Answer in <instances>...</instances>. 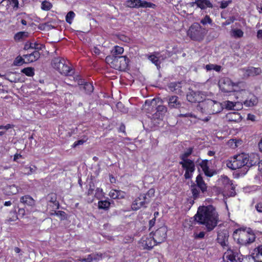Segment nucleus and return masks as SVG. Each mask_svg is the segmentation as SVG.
Wrapping results in <instances>:
<instances>
[{"label":"nucleus","instance_id":"obj_45","mask_svg":"<svg viewBox=\"0 0 262 262\" xmlns=\"http://www.w3.org/2000/svg\"><path fill=\"white\" fill-rule=\"evenodd\" d=\"M124 52V49L122 47L116 46L113 50V55L118 56V55L122 54Z\"/></svg>","mask_w":262,"mask_h":262},{"label":"nucleus","instance_id":"obj_41","mask_svg":"<svg viewBox=\"0 0 262 262\" xmlns=\"http://www.w3.org/2000/svg\"><path fill=\"white\" fill-rule=\"evenodd\" d=\"M34 69L33 68L28 67L21 70V72L28 76H33L34 75Z\"/></svg>","mask_w":262,"mask_h":262},{"label":"nucleus","instance_id":"obj_44","mask_svg":"<svg viewBox=\"0 0 262 262\" xmlns=\"http://www.w3.org/2000/svg\"><path fill=\"white\" fill-rule=\"evenodd\" d=\"M52 7L51 3L47 1H43L41 3V9L43 10L48 11Z\"/></svg>","mask_w":262,"mask_h":262},{"label":"nucleus","instance_id":"obj_29","mask_svg":"<svg viewBox=\"0 0 262 262\" xmlns=\"http://www.w3.org/2000/svg\"><path fill=\"white\" fill-rule=\"evenodd\" d=\"M227 117L230 122H239L242 120V116L237 112H232L227 114Z\"/></svg>","mask_w":262,"mask_h":262},{"label":"nucleus","instance_id":"obj_16","mask_svg":"<svg viewBox=\"0 0 262 262\" xmlns=\"http://www.w3.org/2000/svg\"><path fill=\"white\" fill-rule=\"evenodd\" d=\"M159 99L154 98L151 100H147L145 102L144 105V109L146 111L147 113L154 114L156 112L157 107V102L159 101Z\"/></svg>","mask_w":262,"mask_h":262},{"label":"nucleus","instance_id":"obj_11","mask_svg":"<svg viewBox=\"0 0 262 262\" xmlns=\"http://www.w3.org/2000/svg\"><path fill=\"white\" fill-rule=\"evenodd\" d=\"M236 85L235 83L232 82L229 78H224L219 82V86L221 91L224 93H230L234 92V86Z\"/></svg>","mask_w":262,"mask_h":262},{"label":"nucleus","instance_id":"obj_57","mask_svg":"<svg viewBox=\"0 0 262 262\" xmlns=\"http://www.w3.org/2000/svg\"><path fill=\"white\" fill-rule=\"evenodd\" d=\"M116 58V55H112V56H107L105 58V60L107 62L110 63L113 67V62L114 58Z\"/></svg>","mask_w":262,"mask_h":262},{"label":"nucleus","instance_id":"obj_48","mask_svg":"<svg viewBox=\"0 0 262 262\" xmlns=\"http://www.w3.org/2000/svg\"><path fill=\"white\" fill-rule=\"evenodd\" d=\"M26 63L24 59L20 56H17L14 60L13 62V64L14 66H20L23 64V63Z\"/></svg>","mask_w":262,"mask_h":262},{"label":"nucleus","instance_id":"obj_9","mask_svg":"<svg viewBox=\"0 0 262 262\" xmlns=\"http://www.w3.org/2000/svg\"><path fill=\"white\" fill-rule=\"evenodd\" d=\"M150 202V200L149 198L146 197L145 195L140 194L133 202L132 209L133 210L137 211L142 207L145 208Z\"/></svg>","mask_w":262,"mask_h":262},{"label":"nucleus","instance_id":"obj_37","mask_svg":"<svg viewBox=\"0 0 262 262\" xmlns=\"http://www.w3.org/2000/svg\"><path fill=\"white\" fill-rule=\"evenodd\" d=\"M231 35L234 38H241L243 36L244 32L241 29H232L231 31Z\"/></svg>","mask_w":262,"mask_h":262},{"label":"nucleus","instance_id":"obj_60","mask_svg":"<svg viewBox=\"0 0 262 262\" xmlns=\"http://www.w3.org/2000/svg\"><path fill=\"white\" fill-rule=\"evenodd\" d=\"M232 1L231 0L228 1H223L221 2L220 8L222 9H225L228 7V6L231 3Z\"/></svg>","mask_w":262,"mask_h":262},{"label":"nucleus","instance_id":"obj_58","mask_svg":"<svg viewBox=\"0 0 262 262\" xmlns=\"http://www.w3.org/2000/svg\"><path fill=\"white\" fill-rule=\"evenodd\" d=\"M118 38L125 42H128L130 40V38L129 37L123 34L119 35Z\"/></svg>","mask_w":262,"mask_h":262},{"label":"nucleus","instance_id":"obj_21","mask_svg":"<svg viewBox=\"0 0 262 262\" xmlns=\"http://www.w3.org/2000/svg\"><path fill=\"white\" fill-rule=\"evenodd\" d=\"M45 48V46L41 44H38L37 42L32 43L30 41H27L25 44L24 49L28 50L29 49H35V51H39Z\"/></svg>","mask_w":262,"mask_h":262},{"label":"nucleus","instance_id":"obj_43","mask_svg":"<svg viewBox=\"0 0 262 262\" xmlns=\"http://www.w3.org/2000/svg\"><path fill=\"white\" fill-rule=\"evenodd\" d=\"M104 196V193L103 192L102 189L97 188L95 190V196L98 200L101 199Z\"/></svg>","mask_w":262,"mask_h":262},{"label":"nucleus","instance_id":"obj_19","mask_svg":"<svg viewBox=\"0 0 262 262\" xmlns=\"http://www.w3.org/2000/svg\"><path fill=\"white\" fill-rule=\"evenodd\" d=\"M229 234L227 230H223L218 232L217 241L223 247L228 246V239Z\"/></svg>","mask_w":262,"mask_h":262},{"label":"nucleus","instance_id":"obj_10","mask_svg":"<svg viewBox=\"0 0 262 262\" xmlns=\"http://www.w3.org/2000/svg\"><path fill=\"white\" fill-rule=\"evenodd\" d=\"M179 164L185 169L184 178L185 179H190L192 177V174L195 170V164L193 161L187 160L185 161H180Z\"/></svg>","mask_w":262,"mask_h":262},{"label":"nucleus","instance_id":"obj_1","mask_svg":"<svg viewBox=\"0 0 262 262\" xmlns=\"http://www.w3.org/2000/svg\"><path fill=\"white\" fill-rule=\"evenodd\" d=\"M193 217L199 224L205 225L208 232L212 231L219 222L218 214L215 208L211 205L200 206Z\"/></svg>","mask_w":262,"mask_h":262},{"label":"nucleus","instance_id":"obj_27","mask_svg":"<svg viewBox=\"0 0 262 262\" xmlns=\"http://www.w3.org/2000/svg\"><path fill=\"white\" fill-rule=\"evenodd\" d=\"M252 257L256 262H262V245L259 246L257 250H255L252 254Z\"/></svg>","mask_w":262,"mask_h":262},{"label":"nucleus","instance_id":"obj_46","mask_svg":"<svg viewBox=\"0 0 262 262\" xmlns=\"http://www.w3.org/2000/svg\"><path fill=\"white\" fill-rule=\"evenodd\" d=\"M181 83L180 82H171L169 84V88L172 91H176L180 88H181Z\"/></svg>","mask_w":262,"mask_h":262},{"label":"nucleus","instance_id":"obj_62","mask_svg":"<svg viewBox=\"0 0 262 262\" xmlns=\"http://www.w3.org/2000/svg\"><path fill=\"white\" fill-rule=\"evenodd\" d=\"M234 20L235 18L233 17H230L223 23V25L225 26L229 25L230 24L233 23Z\"/></svg>","mask_w":262,"mask_h":262},{"label":"nucleus","instance_id":"obj_23","mask_svg":"<svg viewBox=\"0 0 262 262\" xmlns=\"http://www.w3.org/2000/svg\"><path fill=\"white\" fill-rule=\"evenodd\" d=\"M196 186H198L200 190L202 191V193L207 191V185L205 183L203 179L202 176L200 174H199L196 178Z\"/></svg>","mask_w":262,"mask_h":262},{"label":"nucleus","instance_id":"obj_52","mask_svg":"<svg viewBox=\"0 0 262 262\" xmlns=\"http://www.w3.org/2000/svg\"><path fill=\"white\" fill-rule=\"evenodd\" d=\"M212 20L208 15H206L204 18L201 20V23L203 25H205L207 24H211Z\"/></svg>","mask_w":262,"mask_h":262},{"label":"nucleus","instance_id":"obj_6","mask_svg":"<svg viewBox=\"0 0 262 262\" xmlns=\"http://www.w3.org/2000/svg\"><path fill=\"white\" fill-rule=\"evenodd\" d=\"M187 34L191 39L201 41L205 36V29L199 24L194 23L188 30Z\"/></svg>","mask_w":262,"mask_h":262},{"label":"nucleus","instance_id":"obj_25","mask_svg":"<svg viewBox=\"0 0 262 262\" xmlns=\"http://www.w3.org/2000/svg\"><path fill=\"white\" fill-rule=\"evenodd\" d=\"M6 3L7 9L9 7V5L12 4L13 9L14 10H17L19 8V3L18 0H2L0 2V6H4Z\"/></svg>","mask_w":262,"mask_h":262},{"label":"nucleus","instance_id":"obj_36","mask_svg":"<svg viewBox=\"0 0 262 262\" xmlns=\"http://www.w3.org/2000/svg\"><path fill=\"white\" fill-rule=\"evenodd\" d=\"M28 36V33L27 32H19L15 34L14 39L16 41H20Z\"/></svg>","mask_w":262,"mask_h":262},{"label":"nucleus","instance_id":"obj_3","mask_svg":"<svg viewBox=\"0 0 262 262\" xmlns=\"http://www.w3.org/2000/svg\"><path fill=\"white\" fill-rule=\"evenodd\" d=\"M168 103V106L170 109H179L180 112L181 113L178 115L179 117H190V118H195L194 115L192 113H184L183 109H184V106H182L184 103L182 102L180 100V98L175 95L170 96L166 97L165 98Z\"/></svg>","mask_w":262,"mask_h":262},{"label":"nucleus","instance_id":"obj_17","mask_svg":"<svg viewBox=\"0 0 262 262\" xmlns=\"http://www.w3.org/2000/svg\"><path fill=\"white\" fill-rule=\"evenodd\" d=\"M152 233H150L149 235L150 237H143L142 238V246L144 247V249H146L148 250L151 249L155 245L158 244L157 243L154 239V237L151 236Z\"/></svg>","mask_w":262,"mask_h":262},{"label":"nucleus","instance_id":"obj_12","mask_svg":"<svg viewBox=\"0 0 262 262\" xmlns=\"http://www.w3.org/2000/svg\"><path fill=\"white\" fill-rule=\"evenodd\" d=\"M127 7L131 8H151L154 4L141 0H127Z\"/></svg>","mask_w":262,"mask_h":262},{"label":"nucleus","instance_id":"obj_39","mask_svg":"<svg viewBox=\"0 0 262 262\" xmlns=\"http://www.w3.org/2000/svg\"><path fill=\"white\" fill-rule=\"evenodd\" d=\"M110 203L106 201H100L98 202V208L104 210H107L110 207Z\"/></svg>","mask_w":262,"mask_h":262},{"label":"nucleus","instance_id":"obj_61","mask_svg":"<svg viewBox=\"0 0 262 262\" xmlns=\"http://www.w3.org/2000/svg\"><path fill=\"white\" fill-rule=\"evenodd\" d=\"M243 107V103L239 102H236L234 103V110H239Z\"/></svg>","mask_w":262,"mask_h":262},{"label":"nucleus","instance_id":"obj_40","mask_svg":"<svg viewBox=\"0 0 262 262\" xmlns=\"http://www.w3.org/2000/svg\"><path fill=\"white\" fill-rule=\"evenodd\" d=\"M205 69L207 71L213 70L216 72H220L221 70L222 67L216 64H208L205 66Z\"/></svg>","mask_w":262,"mask_h":262},{"label":"nucleus","instance_id":"obj_49","mask_svg":"<svg viewBox=\"0 0 262 262\" xmlns=\"http://www.w3.org/2000/svg\"><path fill=\"white\" fill-rule=\"evenodd\" d=\"M95 189V184L94 183L91 181L89 183V188L88 189V191L87 192L88 195H90L93 194L94 191Z\"/></svg>","mask_w":262,"mask_h":262},{"label":"nucleus","instance_id":"obj_63","mask_svg":"<svg viewBox=\"0 0 262 262\" xmlns=\"http://www.w3.org/2000/svg\"><path fill=\"white\" fill-rule=\"evenodd\" d=\"M79 260L81 261L84 262H92L91 255L89 254L86 258H81Z\"/></svg>","mask_w":262,"mask_h":262},{"label":"nucleus","instance_id":"obj_30","mask_svg":"<svg viewBox=\"0 0 262 262\" xmlns=\"http://www.w3.org/2000/svg\"><path fill=\"white\" fill-rule=\"evenodd\" d=\"M191 191L192 194V198L194 200H196L199 198L200 194V188L195 185V184L194 182H192L191 185L190 186Z\"/></svg>","mask_w":262,"mask_h":262},{"label":"nucleus","instance_id":"obj_20","mask_svg":"<svg viewBox=\"0 0 262 262\" xmlns=\"http://www.w3.org/2000/svg\"><path fill=\"white\" fill-rule=\"evenodd\" d=\"M167 112V107L163 105H158L156 112L153 114V117L159 119H162L163 117Z\"/></svg>","mask_w":262,"mask_h":262},{"label":"nucleus","instance_id":"obj_54","mask_svg":"<svg viewBox=\"0 0 262 262\" xmlns=\"http://www.w3.org/2000/svg\"><path fill=\"white\" fill-rule=\"evenodd\" d=\"M204 172L206 176L209 177H211L214 174L216 173V172L215 170L210 169L209 167H208V169H207V171H204Z\"/></svg>","mask_w":262,"mask_h":262},{"label":"nucleus","instance_id":"obj_32","mask_svg":"<svg viewBox=\"0 0 262 262\" xmlns=\"http://www.w3.org/2000/svg\"><path fill=\"white\" fill-rule=\"evenodd\" d=\"M249 100H246L244 102V104L246 106L251 107L256 105L257 103V98L252 94H250V97Z\"/></svg>","mask_w":262,"mask_h":262},{"label":"nucleus","instance_id":"obj_38","mask_svg":"<svg viewBox=\"0 0 262 262\" xmlns=\"http://www.w3.org/2000/svg\"><path fill=\"white\" fill-rule=\"evenodd\" d=\"M160 56H157L155 55H151L148 57L149 59L157 66L158 69L160 68Z\"/></svg>","mask_w":262,"mask_h":262},{"label":"nucleus","instance_id":"obj_24","mask_svg":"<svg viewBox=\"0 0 262 262\" xmlns=\"http://www.w3.org/2000/svg\"><path fill=\"white\" fill-rule=\"evenodd\" d=\"M196 6L202 10L206 9L207 8H213V5L209 0H197Z\"/></svg>","mask_w":262,"mask_h":262},{"label":"nucleus","instance_id":"obj_59","mask_svg":"<svg viewBox=\"0 0 262 262\" xmlns=\"http://www.w3.org/2000/svg\"><path fill=\"white\" fill-rule=\"evenodd\" d=\"M85 142H86L85 140H83V139L79 140L74 142V143L72 145V147L75 148L79 145H82Z\"/></svg>","mask_w":262,"mask_h":262},{"label":"nucleus","instance_id":"obj_22","mask_svg":"<svg viewBox=\"0 0 262 262\" xmlns=\"http://www.w3.org/2000/svg\"><path fill=\"white\" fill-rule=\"evenodd\" d=\"M23 56L28 59V62H33L40 58V54L39 51L36 50L30 54L24 55Z\"/></svg>","mask_w":262,"mask_h":262},{"label":"nucleus","instance_id":"obj_33","mask_svg":"<svg viewBox=\"0 0 262 262\" xmlns=\"http://www.w3.org/2000/svg\"><path fill=\"white\" fill-rule=\"evenodd\" d=\"M47 199L50 202L53 204L56 207L55 209H58L59 204L58 202L57 201V195L54 193H51L47 196Z\"/></svg>","mask_w":262,"mask_h":262},{"label":"nucleus","instance_id":"obj_8","mask_svg":"<svg viewBox=\"0 0 262 262\" xmlns=\"http://www.w3.org/2000/svg\"><path fill=\"white\" fill-rule=\"evenodd\" d=\"M129 59L126 56H116L113 62V68L119 71H125L128 67Z\"/></svg>","mask_w":262,"mask_h":262},{"label":"nucleus","instance_id":"obj_53","mask_svg":"<svg viewBox=\"0 0 262 262\" xmlns=\"http://www.w3.org/2000/svg\"><path fill=\"white\" fill-rule=\"evenodd\" d=\"M225 107L228 110H234V103L232 101H227L225 102Z\"/></svg>","mask_w":262,"mask_h":262},{"label":"nucleus","instance_id":"obj_14","mask_svg":"<svg viewBox=\"0 0 262 262\" xmlns=\"http://www.w3.org/2000/svg\"><path fill=\"white\" fill-rule=\"evenodd\" d=\"M187 100L191 103H199L198 104H201L203 101L202 97V94L200 91H191L186 96Z\"/></svg>","mask_w":262,"mask_h":262},{"label":"nucleus","instance_id":"obj_55","mask_svg":"<svg viewBox=\"0 0 262 262\" xmlns=\"http://www.w3.org/2000/svg\"><path fill=\"white\" fill-rule=\"evenodd\" d=\"M55 214L60 217L61 220H63L67 217L66 212L63 211H58L57 212H55Z\"/></svg>","mask_w":262,"mask_h":262},{"label":"nucleus","instance_id":"obj_35","mask_svg":"<svg viewBox=\"0 0 262 262\" xmlns=\"http://www.w3.org/2000/svg\"><path fill=\"white\" fill-rule=\"evenodd\" d=\"M193 147H189L187 149V151L180 156V158L182 160L181 161H185L186 160H189L188 157L190 156L193 152Z\"/></svg>","mask_w":262,"mask_h":262},{"label":"nucleus","instance_id":"obj_34","mask_svg":"<svg viewBox=\"0 0 262 262\" xmlns=\"http://www.w3.org/2000/svg\"><path fill=\"white\" fill-rule=\"evenodd\" d=\"M80 89L85 91L88 94H91L94 91V86L92 83L85 82L84 85L80 87Z\"/></svg>","mask_w":262,"mask_h":262},{"label":"nucleus","instance_id":"obj_4","mask_svg":"<svg viewBox=\"0 0 262 262\" xmlns=\"http://www.w3.org/2000/svg\"><path fill=\"white\" fill-rule=\"evenodd\" d=\"M197 110H200L202 113L207 112L210 114H217L222 110L221 104L211 99H207L198 104Z\"/></svg>","mask_w":262,"mask_h":262},{"label":"nucleus","instance_id":"obj_56","mask_svg":"<svg viewBox=\"0 0 262 262\" xmlns=\"http://www.w3.org/2000/svg\"><path fill=\"white\" fill-rule=\"evenodd\" d=\"M155 193V190L154 189H150L146 193H142V195H145L146 197L149 198L150 200L151 198L154 196Z\"/></svg>","mask_w":262,"mask_h":262},{"label":"nucleus","instance_id":"obj_50","mask_svg":"<svg viewBox=\"0 0 262 262\" xmlns=\"http://www.w3.org/2000/svg\"><path fill=\"white\" fill-rule=\"evenodd\" d=\"M208 160H204L200 163V166L202 168L203 171L205 170L207 171L208 169L209 166L208 165Z\"/></svg>","mask_w":262,"mask_h":262},{"label":"nucleus","instance_id":"obj_7","mask_svg":"<svg viewBox=\"0 0 262 262\" xmlns=\"http://www.w3.org/2000/svg\"><path fill=\"white\" fill-rule=\"evenodd\" d=\"M255 239V236L253 231L251 229L248 228L246 232L243 231L239 234L238 242L241 245H246L253 243Z\"/></svg>","mask_w":262,"mask_h":262},{"label":"nucleus","instance_id":"obj_47","mask_svg":"<svg viewBox=\"0 0 262 262\" xmlns=\"http://www.w3.org/2000/svg\"><path fill=\"white\" fill-rule=\"evenodd\" d=\"M239 141L235 139H231L228 142V144L232 148H235L237 147V144Z\"/></svg>","mask_w":262,"mask_h":262},{"label":"nucleus","instance_id":"obj_15","mask_svg":"<svg viewBox=\"0 0 262 262\" xmlns=\"http://www.w3.org/2000/svg\"><path fill=\"white\" fill-rule=\"evenodd\" d=\"M225 255H226L227 259L231 262H242L243 260V258H241V254L237 250L228 248L225 252Z\"/></svg>","mask_w":262,"mask_h":262},{"label":"nucleus","instance_id":"obj_2","mask_svg":"<svg viewBox=\"0 0 262 262\" xmlns=\"http://www.w3.org/2000/svg\"><path fill=\"white\" fill-rule=\"evenodd\" d=\"M246 158V155L243 153L235 155L231 160L227 161L226 165L232 170L242 169L239 174L244 175L248 171Z\"/></svg>","mask_w":262,"mask_h":262},{"label":"nucleus","instance_id":"obj_28","mask_svg":"<svg viewBox=\"0 0 262 262\" xmlns=\"http://www.w3.org/2000/svg\"><path fill=\"white\" fill-rule=\"evenodd\" d=\"M20 201L23 204L29 206H33L35 205L34 200L29 195H26L21 197Z\"/></svg>","mask_w":262,"mask_h":262},{"label":"nucleus","instance_id":"obj_26","mask_svg":"<svg viewBox=\"0 0 262 262\" xmlns=\"http://www.w3.org/2000/svg\"><path fill=\"white\" fill-rule=\"evenodd\" d=\"M109 195L113 199H121L124 198V192L121 190H112Z\"/></svg>","mask_w":262,"mask_h":262},{"label":"nucleus","instance_id":"obj_42","mask_svg":"<svg viewBox=\"0 0 262 262\" xmlns=\"http://www.w3.org/2000/svg\"><path fill=\"white\" fill-rule=\"evenodd\" d=\"M74 16L75 13L73 11H71L69 12L66 16V21L69 24H71Z\"/></svg>","mask_w":262,"mask_h":262},{"label":"nucleus","instance_id":"obj_18","mask_svg":"<svg viewBox=\"0 0 262 262\" xmlns=\"http://www.w3.org/2000/svg\"><path fill=\"white\" fill-rule=\"evenodd\" d=\"M246 162H247L246 166L248 170L250 167L257 165L260 161L258 155L256 154H252L250 156L246 155Z\"/></svg>","mask_w":262,"mask_h":262},{"label":"nucleus","instance_id":"obj_51","mask_svg":"<svg viewBox=\"0 0 262 262\" xmlns=\"http://www.w3.org/2000/svg\"><path fill=\"white\" fill-rule=\"evenodd\" d=\"M91 255L92 261L93 260L98 261L102 258V254L101 253H92Z\"/></svg>","mask_w":262,"mask_h":262},{"label":"nucleus","instance_id":"obj_13","mask_svg":"<svg viewBox=\"0 0 262 262\" xmlns=\"http://www.w3.org/2000/svg\"><path fill=\"white\" fill-rule=\"evenodd\" d=\"M167 228L163 226L158 228L154 233V239L157 243L161 244L164 242L167 238Z\"/></svg>","mask_w":262,"mask_h":262},{"label":"nucleus","instance_id":"obj_64","mask_svg":"<svg viewBox=\"0 0 262 262\" xmlns=\"http://www.w3.org/2000/svg\"><path fill=\"white\" fill-rule=\"evenodd\" d=\"M205 236V233L203 231L200 232L199 234H194L195 238H203Z\"/></svg>","mask_w":262,"mask_h":262},{"label":"nucleus","instance_id":"obj_5","mask_svg":"<svg viewBox=\"0 0 262 262\" xmlns=\"http://www.w3.org/2000/svg\"><path fill=\"white\" fill-rule=\"evenodd\" d=\"M51 64L54 69L62 75L71 76L74 73L73 70L66 63L63 58L55 57L52 59Z\"/></svg>","mask_w":262,"mask_h":262},{"label":"nucleus","instance_id":"obj_31","mask_svg":"<svg viewBox=\"0 0 262 262\" xmlns=\"http://www.w3.org/2000/svg\"><path fill=\"white\" fill-rule=\"evenodd\" d=\"M246 72L249 76H254L259 75L261 72V70L259 68L251 67L247 69Z\"/></svg>","mask_w":262,"mask_h":262}]
</instances>
